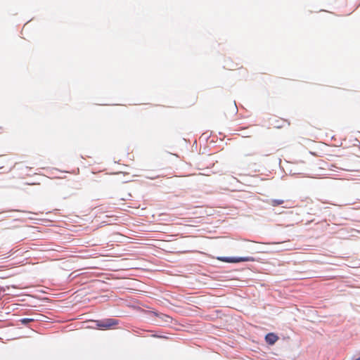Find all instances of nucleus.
Masks as SVG:
<instances>
[{
    "instance_id": "f257e3e1",
    "label": "nucleus",
    "mask_w": 360,
    "mask_h": 360,
    "mask_svg": "<svg viewBox=\"0 0 360 360\" xmlns=\"http://www.w3.org/2000/svg\"><path fill=\"white\" fill-rule=\"evenodd\" d=\"M118 324V321L114 319H108L96 321V326L101 329H109Z\"/></svg>"
},
{
    "instance_id": "f03ea898",
    "label": "nucleus",
    "mask_w": 360,
    "mask_h": 360,
    "mask_svg": "<svg viewBox=\"0 0 360 360\" xmlns=\"http://www.w3.org/2000/svg\"><path fill=\"white\" fill-rule=\"evenodd\" d=\"M221 261L227 262H249L254 261V258L252 257H238V258H226V259H220Z\"/></svg>"
},
{
    "instance_id": "7ed1b4c3",
    "label": "nucleus",
    "mask_w": 360,
    "mask_h": 360,
    "mask_svg": "<svg viewBox=\"0 0 360 360\" xmlns=\"http://www.w3.org/2000/svg\"><path fill=\"white\" fill-rule=\"evenodd\" d=\"M273 125L275 128H278V129H280V128H282L285 126H289L290 125V122L286 120H283V119H276L273 122Z\"/></svg>"
},
{
    "instance_id": "20e7f679",
    "label": "nucleus",
    "mask_w": 360,
    "mask_h": 360,
    "mask_svg": "<svg viewBox=\"0 0 360 360\" xmlns=\"http://www.w3.org/2000/svg\"><path fill=\"white\" fill-rule=\"evenodd\" d=\"M266 342L269 345H274L278 340V337L274 333H268L265 337Z\"/></svg>"
},
{
    "instance_id": "39448f33",
    "label": "nucleus",
    "mask_w": 360,
    "mask_h": 360,
    "mask_svg": "<svg viewBox=\"0 0 360 360\" xmlns=\"http://www.w3.org/2000/svg\"><path fill=\"white\" fill-rule=\"evenodd\" d=\"M284 202L283 200L272 199L269 201V204L273 207H276L282 205Z\"/></svg>"
},
{
    "instance_id": "423d86ee",
    "label": "nucleus",
    "mask_w": 360,
    "mask_h": 360,
    "mask_svg": "<svg viewBox=\"0 0 360 360\" xmlns=\"http://www.w3.org/2000/svg\"><path fill=\"white\" fill-rule=\"evenodd\" d=\"M164 316L166 318V319H165V321H169V320H170V319H171V318H170L169 316L164 315Z\"/></svg>"
},
{
    "instance_id": "0eeeda50",
    "label": "nucleus",
    "mask_w": 360,
    "mask_h": 360,
    "mask_svg": "<svg viewBox=\"0 0 360 360\" xmlns=\"http://www.w3.org/2000/svg\"><path fill=\"white\" fill-rule=\"evenodd\" d=\"M316 129H317L318 130H321V129H322V128H321V127H316Z\"/></svg>"
},
{
    "instance_id": "6e6552de",
    "label": "nucleus",
    "mask_w": 360,
    "mask_h": 360,
    "mask_svg": "<svg viewBox=\"0 0 360 360\" xmlns=\"http://www.w3.org/2000/svg\"><path fill=\"white\" fill-rule=\"evenodd\" d=\"M355 360H360V356L359 358H357L356 359H355Z\"/></svg>"
}]
</instances>
